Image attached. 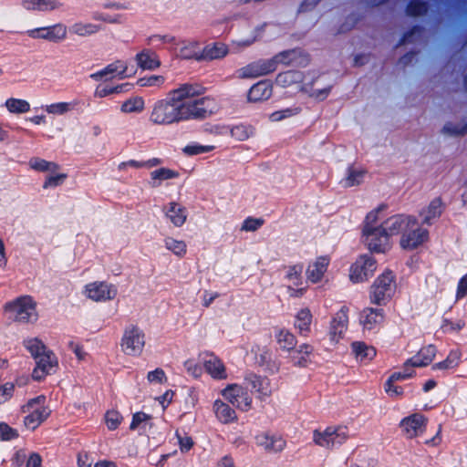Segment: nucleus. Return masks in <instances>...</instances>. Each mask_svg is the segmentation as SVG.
Masks as SVG:
<instances>
[{
    "instance_id": "obj_1",
    "label": "nucleus",
    "mask_w": 467,
    "mask_h": 467,
    "mask_svg": "<svg viewBox=\"0 0 467 467\" xmlns=\"http://www.w3.org/2000/svg\"><path fill=\"white\" fill-rule=\"evenodd\" d=\"M220 107L215 99L203 96V88L195 84H182L171 90L165 99L157 100L150 121L171 126L190 120H202L216 114Z\"/></svg>"
},
{
    "instance_id": "obj_2",
    "label": "nucleus",
    "mask_w": 467,
    "mask_h": 467,
    "mask_svg": "<svg viewBox=\"0 0 467 467\" xmlns=\"http://www.w3.org/2000/svg\"><path fill=\"white\" fill-rule=\"evenodd\" d=\"M384 210L385 206L381 205L370 211L362 223V243L370 252L377 254L388 252L392 246L391 237L395 235V232H390L389 229L393 215L380 223Z\"/></svg>"
},
{
    "instance_id": "obj_3",
    "label": "nucleus",
    "mask_w": 467,
    "mask_h": 467,
    "mask_svg": "<svg viewBox=\"0 0 467 467\" xmlns=\"http://www.w3.org/2000/svg\"><path fill=\"white\" fill-rule=\"evenodd\" d=\"M390 232L399 235V245L402 250L414 251L423 246L429 240V230L411 215L395 214L389 223Z\"/></svg>"
},
{
    "instance_id": "obj_4",
    "label": "nucleus",
    "mask_w": 467,
    "mask_h": 467,
    "mask_svg": "<svg viewBox=\"0 0 467 467\" xmlns=\"http://www.w3.org/2000/svg\"><path fill=\"white\" fill-rule=\"evenodd\" d=\"M275 82L283 88L296 86L298 89L309 93L311 97L324 99L330 92V88H314L316 81L312 76L301 71L290 70L277 75Z\"/></svg>"
},
{
    "instance_id": "obj_5",
    "label": "nucleus",
    "mask_w": 467,
    "mask_h": 467,
    "mask_svg": "<svg viewBox=\"0 0 467 467\" xmlns=\"http://www.w3.org/2000/svg\"><path fill=\"white\" fill-rule=\"evenodd\" d=\"M296 56L295 50L284 51L270 59L253 62L236 71L238 78H254L274 72L280 63L288 64Z\"/></svg>"
},
{
    "instance_id": "obj_6",
    "label": "nucleus",
    "mask_w": 467,
    "mask_h": 467,
    "mask_svg": "<svg viewBox=\"0 0 467 467\" xmlns=\"http://www.w3.org/2000/svg\"><path fill=\"white\" fill-rule=\"evenodd\" d=\"M20 410L24 414V427L28 431L36 430L50 415V410L44 395L28 400L21 406Z\"/></svg>"
},
{
    "instance_id": "obj_7",
    "label": "nucleus",
    "mask_w": 467,
    "mask_h": 467,
    "mask_svg": "<svg viewBox=\"0 0 467 467\" xmlns=\"http://www.w3.org/2000/svg\"><path fill=\"white\" fill-rule=\"evenodd\" d=\"M9 318L22 324H32L38 319L36 301L28 296H19L4 306Z\"/></svg>"
},
{
    "instance_id": "obj_8",
    "label": "nucleus",
    "mask_w": 467,
    "mask_h": 467,
    "mask_svg": "<svg viewBox=\"0 0 467 467\" xmlns=\"http://www.w3.org/2000/svg\"><path fill=\"white\" fill-rule=\"evenodd\" d=\"M349 436V430L347 426L335 425L315 430L312 439L316 445L332 450L345 443Z\"/></svg>"
},
{
    "instance_id": "obj_9",
    "label": "nucleus",
    "mask_w": 467,
    "mask_h": 467,
    "mask_svg": "<svg viewBox=\"0 0 467 467\" xmlns=\"http://www.w3.org/2000/svg\"><path fill=\"white\" fill-rule=\"evenodd\" d=\"M145 345L146 336L142 329L135 326L125 328L119 342L120 350L124 355L139 358L142 355Z\"/></svg>"
},
{
    "instance_id": "obj_10",
    "label": "nucleus",
    "mask_w": 467,
    "mask_h": 467,
    "mask_svg": "<svg viewBox=\"0 0 467 467\" xmlns=\"http://www.w3.org/2000/svg\"><path fill=\"white\" fill-rule=\"evenodd\" d=\"M396 291L395 275L386 271L379 275L370 289V300L377 305H385Z\"/></svg>"
},
{
    "instance_id": "obj_11",
    "label": "nucleus",
    "mask_w": 467,
    "mask_h": 467,
    "mask_svg": "<svg viewBox=\"0 0 467 467\" xmlns=\"http://www.w3.org/2000/svg\"><path fill=\"white\" fill-rule=\"evenodd\" d=\"M220 394L237 410L247 411L252 408L253 399L245 387L237 383L228 384Z\"/></svg>"
},
{
    "instance_id": "obj_12",
    "label": "nucleus",
    "mask_w": 467,
    "mask_h": 467,
    "mask_svg": "<svg viewBox=\"0 0 467 467\" xmlns=\"http://www.w3.org/2000/svg\"><path fill=\"white\" fill-rule=\"evenodd\" d=\"M134 73L135 70L133 68H130L127 62L118 60L91 74L90 78L95 81L108 83L113 79H123L130 77L134 75Z\"/></svg>"
},
{
    "instance_id": "obj_13",
    "label": "nucleus",
    "mask_w": 467,
    "mask_h": 467,
    "mask_svg": "<svg viewBox=\"0 0 467 467\" xmlns=\"http://www.w3.org/2000/svg\"><path fill=\"white\" fill-rule=\"evenodd\" d=\"M377 269L376 259L368 254L358 256L349 268V279L358 284L367 281Z\"/></svg>"
},
{
    "instance_id": "obj_14",
    "label": "nucleus",
    "mask_w": 467,
    "mask_h": 467,
    "mask_svg": "<svg viewBox=\"0 0 467 467\" xmlns=\"http://www.w3.org/2000/svg\"><path fill=\"white\" fill-rule=\"evenodd\" d=\"M83 294L94 302H105L116 297L117 288L114 285L104 281H94L85 285Z\"/></svg>"
},
{
    "instance_id": "obj_15",
    "label": "nucleus",
    "mask_w": 467,
    "mask_h": 467,
    "mask_svg": "<svg viewBox=\"0 0 467 467\" xmlns=\"http://www.w3.org/2000/svg\"><path fill=\"white\" fill-rule=\"evenodd\" d=\"M427 424V417L420 413H413L401 420L400 428L407 438L414 439L425 432Z\"/></svg>"
},
{
    "instance_id": "obj_16",
    "label": "nucleus",
    "mask_w": 467,
    "mask_h": 467,
    "mask_svg": "<svg viewBox=\"0 0 467 467\" xmlns=\"http://www.w3.org/2000/svg\"><path fill=\"white\" fill-rule=\"evenodd\" d=\"M302 273L301 265H289L285 268V280L287 282L288 295L292 297L302 296L306 292Z\"/></svg>"
},
{
    "instance_id": "obj_17",
    "label": "nucleus",
    "mask_w": 467,
    "mask_h": 467,
    "mask_svg": "<svg viewBox=\"0 0 467 467\" xmlns=\"http://www.w3.org/2000/svg\"><path fill=\"white\" fill-rule=\"evenodd\" d=\"M348 325V308L342 306L332 319L329 340L332 344H337L344 337Z\"/></svg>"
},
{
    "instance_id": "obj_18",
    "label": "nucleus",
    "mask_w": 467,
    "mask_h": 467,
    "mask_svg": "<svg viewBox=\"0 0 467 467\" xmlns=\"http://www.w3.org/2000/svg\"><path fill=\"white\" fill-rule=\"evenodd\" d=\"M67 28L63 24H56L51 26L40 27L27 31L32 38H41L53 42H60L66 39Z\"/></svg>"
},
{
    "instance_id": "obj_19",
    "label": "nucleus",
    "mask_w": 467,
    "mask_h": 467,
    "mask_svg": "<svg viewBox=\"0 0 467 467\" xmlns=\"http://www.w3.org/2000/svg\"><path fill=\"white\" fill-rule=\"evenodd\" d=\"M201 361L206 372L214 379H225L227 378L226 368L223 362L212 353L201 355Z\"/></svg>"
},
{
    "instance_id": "obj_20",
    "label": "nucleus",
    "mask_w": 467,
    "mask_h": 467,
    "mask_svg": "<svg viewBox=\"0 0 467 467\" xmlns=\"http://www.w3.org/2000/svg\"><path fill=\"white\" fill-rule=\"evenodd\" d=\"M329 264L330 258L327 255L318 256L309 262L306 270L307 280L314 284L319 283L323 279Z\"/></svg>"
},
{
    "instance_id": "obj_21",
    "label": "nucleus",
    "mask_w": 467,
    "mask_h": 467,
    "mask_svg": "<svg viewBox=\"0 0 467 467\" xmlns=\"http://www.w3.org/2000/svg\"><path fill=\"white\" fill-rule=\"evenodd\" d=\"M384 321V311L380 308L367 307L360 314V324L364 330L378 329Z\"/></svg>"
},
{
    "instance_id": "obj_22",
    "label": "nucleus",
    "mask_w": 467,
    "mask_h": 467,
    "mask_svg": "<svg viewBox=\"0 0 467 467\" xmlns=\"http://www.w3.org/2000/svg\"><path fill=\"white\" fill-rule=\"evenodd\" d=\"M163 213L174 227H182L188 217L186 208L177 202H170L163 207Z\"/></svg>"
},
{
    "instance_id": "obj_23",
    "label": "nucleus",
    "mask_w": 467,
    "mask_h": 467,
    "mask_svg": "<svg viewBox=\"0 0 467 467\" xmlns=\"http://www.w3.org/2000/svg\"><path fill=\"white\" fill-rule=\"evenodd\" d=\"M257 446L271 452H278L285 447V441L277 435H271L267 432H260L255 437Z\"/></svg>"
},
{
    "instance_id": "obj_24",
    "label": "nucleus",
    "mask_w": 467,
    "mask_h": 467,
    "mask_svg": "<svg viewBox=\"0 0 467 467\" xmlns=\"http://www.w3.org/2000/svg\"><path fill=\"white\" fill-rule=\"evenodd\" d=\"M313 347L307 344H302L297 348L289 352V359L296 367H307L313 361Z\"/></svg>"
},
{
    "instance_id": "obj_25",
    "label": "nucleus",
    "mask_w": 467,
    "mask_h": 467,
    "mask_svg": "<svg viewBox=\"0 0 467 467\" xmlns=\"http://www.w3.org/2000/svg\"><path fill=\"white\" fill-rule=\"evenodd\" d=\"M245 380L252 387L254 392L260 400H265L272 395L273 388L267 378L250 375L245 378Z\"/></svg>"
},
{
    "instance_id": "obj_26",
    "label": "nucleus",
    "mask_w": 467,
    "mask_h": 467,
    "mask_svg": "<svg viewBox=\"0 0 467 467\" xmlns=\"http://www.w3.org/2000/svg\"><path fill=\"white\" fill-rule=\"evenodd\" d=\"M215 418L223 424H230L237 420L235 410L223 400L217 399L213 404Z\"/></svg>"
},
{
    "instance_id": "obj_27",
    "label": "nucleus",
    "mask_w": 467,
    "mask_h": 467,
    "mask_svg": "<svg viewBox=\"0 0 467 467\" xmlns=\"http://www.w3.org/2000/svg\"><path fill=\"white\" fill-rule=\"evenodd\" d=\"M273 93L272 84L268 81H259L248 91L247 99L250 102H260L267 100Z\"/></svg>"
},
{
    "instance_id": "obj_28",
    "label": "nucleus",
    "mask_w": 467,
    "mask_h": 467,
    "mask_svg": "<svg viewBox=\"0 0 467 467\" xmlns=\"http://www.w3.org/2000/svg\"><path fill=\"white\" fill-rule=\"evenodd\" d=\"M179 56L184 59L202 60V48L197 40H183L181 42Z\"/></svg>"
},
{
    "instance_id": "obj_29",
    "label": "nucleus",
    "mask_w": 467,
    "mask_h": 467,
    "mask_svg": "<svg viewBox=\"0 0 467 467\" xmlns=\"http://www.w3.org/2000/svg\"><path fill=\"white\" fill-rule=\"evenodd\" d=\"M179 175V172L175 170L161 167L152 171L150 173L149 183L151 188H159L163 184L164 182L177 179Z\"/></svg>"
},
{
    "instance_id": "obj_30",
    "label": "nucleus",
    "mask_w": 467,
    "mask_h": 467,
    "mask_svg": "<svg viewBox=\"0 0 467 467\" xmlns=\"http://www.w3.org/2000/svg\"><path fill=\"white\" fill-rule=\"evenodd\" d=\"M21 5L26 10L42 12L53 11L61 6L57 0H22Z\"/></svg>"
},
{
    "instance_id": "obj_31",
    "label": "nucleus",
    "mask_w": 467,
    "mask_h": 467,
    "mask_svg": "<svg viewBox=\"0 0 467 467\" xmlns=\"http://www.w3.org/2000/svg\"><path fill=\"white\" fill-rule=\"evenodd\" d=\"M352 352L360 362H368L376 357V349L373 346L362 341H355L351 344Z\"/></svg>"
},
{
    "instance_id": "obj_32",
    "label": "nucleus",
    "mask_w": 467,
    "mask_h": 467,
    "mask_svg": "<svg viewBox=\"0 0 467 467\" xmlns=\"http://www.w3.org/2000/svg\"><path fill=\"white\" fill-rule=\"evenodd\" d=\"M442 213V202L440 199L432 200L427 207L422 209L420 216L421 223L431 224Z\"/></svg>"
},
{
    "instance_id": "obj_33",
    "label": "nucleus",
    "mask_w": 467,
    "mask_h": 467,
    "mask_svg": "<svg viewBox=\"0 0 467 467\" xmlns=\"http://www.w3.org/2000/svg\"><path fill=\"white\" fill-rule=\"evenodd\" d=\"M436 355V349L433 346L430 345L422 348L419 353L409 359L410 364L413 368H420L429 365Z\"/></svg>"
},
{
    "instance_id": "obj_34",
    "label": "nucleus",
    "mask_w": 467,
    "mask_h": 467,
    "mask_svg": "<svg viewBox=\"0 0 467 467\" xmlns=\"http://www.w3.org/2000/svg\"><path fill=\"white\" fill-rule=\"evenodd\" d=\"M313 316L308 308H303L297 312L294 326L301 335H307L311 329Z\"/></svg>"
},
{
    "instance_id": "obj_35",
    "label": "nucleus",
    "mask_w": 467,
    "mask_h": 467,
    "mask_svg": "<svg viewBox=\"0 0 467 467\" xmlns=\"http://www.w3.org/2000/svg\"><path fill=\"white\" fill-rule=\"evenodd\" d=\"M365 173V171L361 168L349 167L347 169L345 176L341 179L340 184L345 188L358 185L363 182Z\"/></svg>"
},
{
    "instance_id": "obj_36",
    "label": "nucleus",
    "mask_w": 467,
    "mask_h": 467,
    "mask_svg": "<svg viewBox=\"0 0 467 467\" xmlns=\"http://www.w3.org/2000/svg\"><path fill=\"white\" fill-rule=\"evenodd\" d=\"M101 30V26L97 24L89 23V22H76L73 24L69 31L76 36L87 37L93 36Z\"/></svg>"
},
{
    "instance_id": "obj_37",
    "label": "nucleus",
    "mask_w": 467,
    "mask_h": 467,
    "mask_svg": "<svg viewBox=\"0 0 467 467\" xmlns=\"http://www.w3.org/2000/svg\"><path fill=\"white\" fill-rule=\"evenodd\" d=\"M145 109V100L140 96H133L120 105V111L124 114H140Z\"/></svg>"
},
{
    "instance_id": "obj_38",
    "label": "nucleus",
    "mask_w": 467,
    "mask_h": 467,
    "mask_svg": "<svg viewBox=\"0 0 467 467\" xmlns=\"http://www.w3.org/2000/svg\"><path fill=\"white\" fill-rule=\"evenodd\" d=\"M229 52L226 45L215 43L202 48V60H213L224 57Z\"/></svg>"
},
{
    "instance_id": "obj_39",
    "label": "nucleus",
    "mask_w": 467,
    "mask_h": 467,
    "mask_svg": "<svg viewBox=\"0 0 467 467\" xmlns=\"http://www.w3.org/2000/svg\"><path fill=\"white\" fill-rule=\"evenodd\" d=\"M5 107L11 114L20 115L26 114L30 110V103L22 99L9 98L5 101Z\"/></svg>"
},
{
    "instance_id": "obj_40",
    "label": "nucleus",
    "mask_w": 467,
    "mask_h": 467,
    "mask_svg": "<svg viewBox=\"0 0 467 467\" xmlns=\"http://www.w3.org/2000/svg\"><path fill=\"white\" fill-rule=\"evenodd\" d=\"M278 346L288 352L292 351L296 345V338L293 333L285 328H280L275 334Z\"/></svg>"
},
{
    "instance_id": "obj_41",
    "label": "nucleus",
    "mask_w": 467,
    "mask_h": 467,
    "mask_svg": "<svg viewBox=\"0 0 467 467\" xmlns=\"http://www.w3.org/2000/svg\"><path fill=\"white\" fill-rule=\"evenodd\" d=\"M164 247L175 256L182 258L187 253V244L183 240L167 236L163 240Z\"/></svg>"
},
{
    "instance_id": "obj_42",
    "label": "nucleus",
    "mask_w": 467,
    "mask_h": 467,
    "mask_svg": "<svg viewBox=\"0 0 467 467\" xmlns=\"http://www.w3.org/2000/svg\"><path fill=\"white\" fill-rule=\"evenodd\" d=\"M138 65L143 69H155L160 67L161 63L154 53L150 51H142L136 55Z\"/></svg>"
},
{
    "instance_id": "obj_43",
    "label": "nucleus",
    "mask_w": 467,
    "mask_h": 467,
    "mask_svg": "<svg viewBox=\"0 0 467 467\" xmlns=\"http://www.w3.org/2000/svg\"><path fill=\"white\" fill-rule=\"evenodd\" d=\"M28 164L31 169L41 172L54 173L59 170V166L56 162L48 161L38 157L30 159Z\"/></svg>"
},
{
    "instance_id": "obj_44",
    "label": "nucleus",
    "mask_w": 467,
    "mask_h": 467,
    "mask_svg": "<svg viewBox=\"0 0 467 467\" xmlns=\"http://www.w3.org/2000/svg\"><path fill=\"white\" fill-rule=\"evenodd\" d=\"M23 346L34 358H36L48 350L46 345L37 337L26 338L23 341Z\"/></svg>"
},
{
    "instance_id": "obj_45",
    "label": "nucleus",
    "mask_w": 467,
    "mask_h": 467,
    "mask_svg": "<svg viewBox=\"0 0 467 467\" xmlns=\"http://www.w3.org/2000/svg\"><path fill=\"white\" fill-rule=\"evenodd\" d=\"M129 84H120L116 86H111L106 83H100L97 86L95 89V97L102 99L108 97L112 94H119L124 91V88L128 87Z\"/></svg>"
},
{
    "instance_id": "obj_46",
    "label": "nucleus",
    "mask_w": 467,
    "mask_h": 467,
    "mask_svg": "<svg viewBox=\"0 0 467 467\" xmlns=\"http://www.w3.org/2000/svg\"><path fill=\"white\" fill-rule=\"evenodd\" d=\"M254 134V127L249 124H239L231 129V136L240 141L246 140Z\"/></svg>"
},
{
    "instance_id": "obj_47",
    "label": "nucleus",
    "mask_w": 467,
    "mask_h": 467,
    "mask_svg": "<svg viewBox=\"0 0 467 467\" xmlns=\"http://www.w3.org/2000/svg\"><path fill=\"white\" fill-rule=\"evenodd\" d=\"M35 360L37 366L43 368L44 369H47L51 373L57 366V358L55 356V354L49 349L46 351L44 354L35 358Z\"/></svg>"
},
{
    "instance_id": "obj_48",
    "label": "nucleus",
    "mask_w": 467,
    "mask_h": 467,
    "mask_svg": "<svg viewBox=\"0 0 467 467\" xmlns=\"http://www.w3.org/2000/svg\"><path fill=\"white\" fill-rule=\"evenodd\" d=\"M74 109L72 102H56L46 105L44 107L45 111L53 116H63L70 112Z\"/></svg>"
},
{
    "instance_id": "obj_49",
    "label": "nucleus",
    "mask_w": 467,
    "mask_h": 467,
    "mask_svg": "<svg viewBox=\"0 0 467 467\" xmlns=\"http://www.w3.org/2000/svg\"><path fill=\"white\" fill-rule=\"evenodd\" d=\"M462 353L459 350H451L446 359L433 365V369H451L456 368L461 361Z\"/></svg>"
},
{
    "instance_id": "obj_50",
    "label": "nucleus",
    "mask_w": 467,
    "mask_h": 467,
    "mask_svg": "<svg viewBox=\"0 0 467 467\" xmlns=\"http://www.w3.org/2000/svg\"><path fill=\"white\" fill-rule=\"evenodd\" d=\"M215 149L213 145H202L193 142L183 148V152L188 156L204 154L213 151Z\"/></svg>"
},
{
    "instance_id": "obj_51",
    "label": "nucleus",
    "mask_w": 467,
    "mask_h": 467,
    "mask_svg": "<svg viewBox=\"0 0 467 467\" xmlns=\"http://www.w3.org/2000/svg\"><path fill=\"white\" fill-rule=\"evenodd\" d=\"M165 82V78L161 75H150L140 78L137 84L140 88H161Z\"/></svg>"
},
{
    "instance_id": "obj_52",
    "label": "nucleus",
    "mask_w": 467,
    "mask_h": 467,
    "mask_svg": "<svg viewBox=\"0 0 467 467\" xmlns=\"http://www.w3.org/2000/svg\"><path fill=\"white\" fill-rule=\"evenodd\" d=\"M122 420L121 414L115 410H108L104 416L105 424L109 431L117 430L121 424Z\"/></svg>"
},
{
    "instance_id": "obj_53",
    "label": "nucleus",
    "mask_w": 467,
    "mask_h": 467,
    "mask_svg": "<svg viewBox=\"0 0 467 467\" xmlns=\"http://www.w3.org/2000/svg\"><path fill=\"white\" fill-rule=\"evenodd\" d=\"M66 178H67V174L58 172V171H57L54 173H47L46 181L43 184V187L45 189L55 188L57 186L61 185L64 182V181L66 180Z\"/></svg>"
},
{
    "instance_id": "obj_54",
    "label": "nucleus",
    "mask_w": 467,
    "mask_h": 467,
    "mask_svg": "<svg viewBox=\"0 0 467 467\" xmlns=\"http://www.w3.org/2000/svg\"><path fill=\"white\" fill-rule=\"evenodd\" d=\"M298 113L296 108H287L285 109L277 110L269 115V120L272 122H279L288 118L296 116Z\"/></svg>"
},
{
    "instance_id": "obj_55",
    "label": "nucleus",
    "mask_w": 467,
    "mask_h": 467,
    "mask_svg": "<svg viewBox=\"0 0 467 467\" xmlns=\"http://www.w3.org/2000/svg\"><path fill=\"white\" fill-rule=\"evenodd\" d=\"M412 368H413V367H411V365L410 364V361L408 360L404 364L403 371L394 372L393 374L390 375V377L388 379L391 380V381L398 382L400 380H405L407 379H410L414 374Z\"/></svg>"
},
{
    "instance_id": "obj_56",
    "label": "nucleus",
    "mask_w": 467,
    "mask_h": 467,
    "mask_svg": "<svg viewBox=\"0 0 467 467\" xmlns=\"http://www.w3.org/2000/svg\"><path fill=\"white\" fill-rule=\"evenodd\" d=\"M150 40L155 47H161L162 45L173 46L177 44L176 38L171 35H154Z\"/></svg>"
},
{
    "instance_id": "obj_57",
    "label": "nucleus",
    "mask_w": 467,
    "mask_h": 467,
    "mask_svg": "<svg viewBox=\"0 0 467 467\" xmlns=\"http://www.w3.org/2000/svg\"><path fill=\"white\" fill-rule=\"evenodd\" d=\"M15 384L13 382L0 383V405L7 402L13 396Z\"/></svg>"
},
{
    "instance_id": "obj_58",
    "label": "nucleus",
    "mask_w": 467,
    "mask_h": 467,
    "mask_svg": "<svg viewBox=\"0 0 467 467\" xmlns=\"http://www.w3.org/2000/svg\"><path fill=\"white\" fill-rule=\"evenodd\" d=\"M147 380L151 384H163L167 381V377L162 368H156L148 372Z\"/></svg>"
},
{
    "instance_id": "obj_59",
    "label": "nucleus",
    "mask_w": 467,
    "mask_h": 467,
    "mask_svg": "<svg viewBox=\"0 0 467 467\" xmlns=\"http://www.w3.org/2000/svg\"><path fill=\"white\" fill-rule=\"evenodd\" d=\"M397 382L387 380L384 384L385 392L390 398H400L403 394V389L396 384Z\"/></svg>"
},
{
    "instance_id": "obj_60",
    "label": "nucleus",
    "mask_w": 467,
    "mask_h": 467,
    "mask_svg": "<svg viewBox=\"0 0 467 467\" xmlns=\"http://www.w3.org/2000/svg\"><path fill=\"white\" fill-rule=\"evenodd\" d=\"M150 420V416L144 412H137L133 415L132 421L130 423V430H136L138 428H143Z\"/></svg>"
},
{
    "instance_id": "obj_61",
    "label": "nucleus",
    "mask_w": 467,
    "mask_h": 467,
    "mask_svg": "<svg viewBox=\"0 0 467 467\" xmlns=\"http://www.w3.org/2000/svg\"><path fill=\"white\" fill-rule=\"evenodd\" d=\"M184 368L187 373L194 378H200L202 374V367L196 360L192 358H190L184 362Z\"/></svg>"
},
{
    "instance_id": "obj_62",
    "label": "nucleus",
    "mask_w": 467,
    "mask_h": 467,
    "mask_svg": "<svg viewBox=\"0 0 467 467\" xmlns=\"http://www.w3.org/2000/svg\"><path fill=\"white\" fill-rule=\"evenodd\" d=\"M264 221L257 218H247L244 220L242 230L245 232H254L263 225Z\"/></svg>"
},
{
    "instance_id": "obj_63",
    "label": "nucleus",
    "mask_w": 467,
    "mask_h": 467,
    "mask_svg": "<svg viewBox=\"0 0 467 467\" xmlns=\"http://www.w3.org/2000/svg\"><path fill=\"white\" fill-rule=\"evenodd\" d=\"M17 437L16 430L12 429L5 423H0V439L2 440H12Z\"/></svg>"
},
{
    "instance_id": "obj_64",
    "label": "nucleus",
    "mask_w": 467,
    "mask_h": 467,
    "mask_svg": "<svg viewBox=\"0 0 467 467\" xmlns=\"http://www.w3.org/2000/svg\"><path fill=\"white\" fill-rule=\"evenodd\" d=\"M69 349L76 355L77 358L78 360H84L87 356V352L84 350V348L82 345H80L78 342L70 341L68 343Z\"/></svg>"
}]
</instances>
